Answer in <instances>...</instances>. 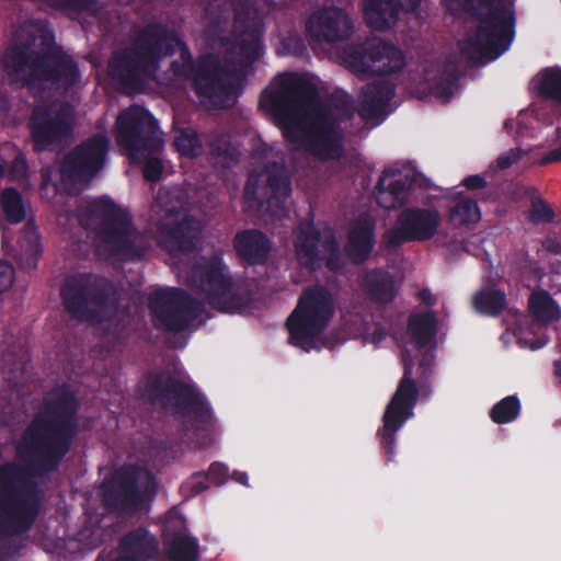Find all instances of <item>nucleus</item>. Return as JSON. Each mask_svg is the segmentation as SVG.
<instances>
[{
  "instance_id": "obj_37",
  "label": "nucleus",
  "mask_w": 561,
  "mask_h": 561,
  "mask_svg": "<svg viewBox=\"0 0 561 561\" xmlns=\"http://www.w3.org/2000/svg\"><path fill=\"white\" fill-rule=\"evenodd\" d=\"M206 150L210 161L217 167L230 169L239 162V150L225 135L211 137L206 145Z\"/></svg>"
},
{
  "instance_id": "obj_50",
  "label": "nucleus",
  "mask_w": 561,
  "mask_h": 561,
  "mask_svg": "<svg viewBox=\"0 0 561 561\" xmlns=\"http://www.w3.org/2000/svg\"><path fill=\"white\" fill-rule=\"evenodd\" d=\"M209 481L216 485H222L228 479L229 469L221 462H213L207 472H205Z\"/></svg>"
},
{
  "instance_id": "obj_11",
  "label": "nucleus",
  "mask_w": 561,
  "mask_h": 561,
  "mask_svg": "<svg viewBox=\"0 0 561 561\" xmlns=\"http://www.w3.org/2000/svg\"><path fill=\"white\" fill-rule=\"evenodd\" d=\"M190 286L205 294L209 306L220 312L233 313L251 302L249 289L237 287L220 256H211L195 265L188 276Z\"/></svg>"
},
{
  "instance_id": "obj_53",
  "label": "nucleus",
  "mask_w": 561,
  "mask_h": 561,
  "mask_svg": "<svg viewBox=\"0 0 561 561\" xmlns=\"http://www.w3.org/2000/svg\"><path fill=\"white\" fill-rule=\"evenodd\" d=\"M282 44L284 48L295 56H302L306 51V45L298 36L287 37Z\"/></svg>"
},
{
  "instance_id": "obj_56",
  "label": "nucleus",
  "mask_w": 561,
  "mask_h": 561,
  "mask_svg": "<svg viewBox=\"0 0 561 561\" xmlns=\"http://www.w3.org/2000/svg\"><path fill=\"white\" fill-rule=\"evenodd\" d=\"M553 162H561V145L541 157L538 161L540 165H547Z\"/></svg>"
},
{
  "instance_id": "obj_48",
  "label": "nucleus",
  "mask_w": 561,
  "mask_h": 561,
  "mask_svg": "<svg viewBox=\"0 0 561 561\" xmlns=\"http://www.w3.org/2000/svg\"><path fill=\"white\" fill-rule=\"evenodd\" d=\"M28 175V165L23 152L18 151L8 165V178L10 181H23Z\"/></svg>"
},
{
  "instance_id": "obj_23",
  "label": "nucleus",
  "mask_w": 561,
  "mask_h": 561,
  "mask_svg": "<svg viewBox=\"0 0 561 561\" xmlns=\"http://www.w3.org/2000/svg\"><path fill=\"white\" fill-rule=\"evenodd\" d=\"M192 82L197 96L209 99L214 103H221L236 90L234 82L226 77L219 58L214 54L197 58Z\"/></svg>"
},
{
  "instance_id": "obj_60",
  "label": "nucleus",
  "mask_w": 561,
  "mask_h": 561,
  "mask_svg": "<svg viewBox=\"0 0 561 561\" xmlns=\"http://www.w3.org/2000/svg\"><path fill=\"white\" fill-rule=\"evenodd\" d=\"M554 371H556L557 377L561 381V360L554 362Z\"/></svg>"
},
{
  "instance_id": "obj_43",
  "label": "nucleus",
  "mask_w": 561,
  "mask_h": 561,
  "mask_svg": "<svg viewBox=\"0 0 561 561\" xmlns=\"http://www.w3.org/2000/svg\"><path fill=\"white\" fill-rule=\"evenodd\" d=\"M520 401L517 396H507L496 402L491 411L490 419L495 424H507L515 421L520 413Z\"/></svg>"
},
{
  "instance_id": "obj_42",
  "label": "nucleus",
  "mask_w": 561,
  "mask_h": 561,
  "mask_svg": "<svg viewBox=\"0 0 561 561\" xmlns=\"http://www.w3.org/2000/svg\"><path fill=\"white\" fill-rule=\"evenodd\" d=\"M481 218L480 209L474 199L469 197L460 198L449 213L450 222L454 226H465L479 221Z\"/></svg>"
},
{
  "instance_id": "obj_54",
  "label": "nucleus",
  "mask_w": 561,
  "mask_h": 561,
  "mask_svg": "<svg viewBox=\"0 0 561 561\" xmlns=\"http://www.w3.org/2000/svg\"><path fill=\"white\" fill-rule=\"evenodd\" d=\"M461 183L469 191L482 190L486 186V180L480 174L469 175Z\"/></svg>"
},
{
  "instance_id": "obj_4",
  "label": "nucleus",
  "mask_w": 561,
  "mask_h": 561,
  "mask_svg": "<svg viewBox=\"0 0 561 561\" xmlns=\"http://www.w3.org/2000/svg\"><path fill=\"white\" fill-rule=\"evenodd\" d=\"M78 221L85 229H94L106 250L125 260H139L144 250L136 244L139 231L130 214L122 209L111 197L95 198L79 210Z\"/></svg>"
},
{
  "instance_id": "obj_55",
  "label": "nucleus",
  "mask_w": 561,
  "mask_h": 561,
  "mask_svg": "<svg viewBox=\"0 0 561 561\" xmlns=\"http://www.w3.org/2000/svg\"><path fill=\"white\" fill-rule=\"evenodd\" d=\"M543 248L549 253L561 255V239L556 236H549L543 242Z\"/></svg>"
},
{
  "instance_id": "obj_17",
  "label": "nucleus",
  "mask_w": 561,
  "mask_h": 561,
  "mask_svg": "<svg viewBox=\"0 0 561 561\" xmlns=\"http://www.w3.org/2000/svg\"><path fill=\"white\" fill-rule=\"evenodd\" d=\"M342 58L352 71L364 76L396 73L405 64L401 49L377 38L348 44L342 50Z\"/></svg>"
},
{
  "instance_id": "obj_19",
  "label": "nucleus",
  "mask_w": 561,
  "mask_h": 561,
  "mask_svg": "<svg viewBox=\"0 0 561 561\" xmlns=\"http://www.w3.org/2000/svg\"><path fill=\"white\" fill-rule=\"evenodd\" d=\"M110 140L103 134H94L71 149L64 158L60 174L65 182L88 184L105 167Z\"/></svg>"
},
{
  "instance_id": "obj_32",
  "label": "nucleus",
  "mask_w": 561,
  "mask_h": 561,
  "mask_svg": "<svg viewBox=\"0 0 561 561\" xmlns=\"http://www.w3.org/2000/svg\"><path fill=\"white\" fill-rule=\"evenodd\" d=\"M392 175V173L383 171L374 190L377 204L388 210L400 208L408 202L412 185L408 176L401 175L387 184V178Z\"/></svg>"
},
{
  "instance_id": "obj_28",
  "label": "nucleus",
  "mask_w": 561,
  "mask_h": 561,
  "mask_svg": "<svg viewBox=\"0 0 561 561\" xmlns=\"http://www.w3.org/2000/svg\"><path fill=\"white\" fill-rule=\"evenodd\" d=\"M118 546L121 553L114 561H152L159 554L157 538L144 527L125 534Z\"/></svg>"
},
{
  "instance_id": "obj_6",
  "label": "nucleus",
  "mask_w": 561,
  "mask_h": 561,
  "mask_svg": "<svg viewBox=\"0 0 561 561\" xmlns=\"http://www.w3.org/2000/svg\"><path fill=\"white\" fill-rule=\"evenodd\" d=\"M486 12H476L479 21L474 34L467 38L461 55L474 65H484L505 53L515 35V12L513 3L504 0H481Z\"/></svg>"
},
{
  "instance_id": "obj_16",
  "label": "nucleus",
  "mask_w": 561,
  "mask_h": 561,
  "mask_svg": "<svg viewBox=\"0 0 561 561\" xmlns=\"http://www.w3.org/2000/svg\"><path fill=\"white\" fill-rule=\"evenodd\" d=\"M149 308L157 329L180 333L203 313V302L182 288L169 287L152 293Z\"/></svg>"
},
{
  "instance_id": "obj_35",
  "label": "nucleus",
  "mask_w": 561,
  "mask_h": 561,
  "mask_svg": "<svg viewBox=\"0 0 561 561\" xmlns=\"http://www.w3.org/2000/svg\"><path fill=\"white\" fill-rule=\"evenodd\" d=\"M472 306L478 313L494 318L506 309V295L499 288L485 287L473 295Z\"/></svg>"
},
{
  "instance_id": "obj_18",
  "label": "nucleus",
  "mask_w": 561,
  "mask_h": 561,
  "mask_svg": "<svg viewBox=\"0 0 561 561\" xmlns=\"http://www.w3.org/2000/svg\"><path fill=\"white\" fill-rule=\"evenodd\" d=\"M73 108L68 103L37 104L28 118V130L36 152L50 149L72 135Z\"/></svg>"
},
{
  "instance_id": "obj_25",
  "label": "nucleus",
  "mask_w": 561,
  "mask_h": 561,
  "mask_svg": "<svg viewBox=\"0 0 561 561\" xmlns=\"http://www.w3.org/2000/svg\"><path fill=\"white\" fill-rule=\"evenodd\" d=\"M160 244L171 254L191 253L196 249L199 228L193 217L180 221H160L157 226Z\"/></svg>"
},
{
  "instance_id": "obj_9",
  "label": "nucleus",
  "mask_w": 561,
  "mask_h": 561,
  "mask_svg": "<svg viewBox=\"0 0 561 561\" xmlns=\"http://www.w3.org/2000/svg\"><path fill=\"white\" fill-rule=\"evenodd\" d=\"M154 492V477L136 465L115 469L100 485L104 507L128 516L148 510Z\"/></svg>"
},
{
  "instance_id": "obj_51",
  "label": "nucleus",
  "mask_w": 561,
  "mask_h": 561,
  "mask_svg": "<svg viewBox=\"0 0 561 561\" xmlns=\"http://www.w3.org/2000/svg\"><path fill=\"white\" fill-rule=\"evenodd\" d=\"M14 282V268L7 261H0V295L8 290Z\"/></svg>"
},
{
  "instance_id": "obj_10",
  "label": "nucleus",
  "mask_w": 561,
  "mask_h": 561,
  "mask_svg": "<svg viewBox=\"0 0 561 561\" xmlns=\"http://www.w3.org/2000/svg\"><path fill=\"white\" fill-rule=\"evenodd\" d=\"M334 314V301L321 285L302 290L297 306L286 321L289 343L306 352L316 347V337L328 327Z\"/></svg>"
},
{
  "instance_id": "obj_27",
  "label": "nucleus",
  "mask_w": 561,
  "mask_h": 561,
  "mask_svg": "<svg viewBox=\"0 0 561 561\" xmlns=\"http://www.w3.org/2000/svg\"><path fill=\"white\" fill-rule=\"evenodd\" d=\"M420 3L421 0H365L364 15L369 26L385 32L397 23L402 9L413 12Z\"/></svg>"
},
{
  "instance_id": "obj_63",
  "label": "nucleus",
  "mask_w": 561,
  "mask_h": 561,
  "mask_svg": "<svg viewBox=\"0 0 561 561\" xmlns=\"http://www.w3.org/2000/svg\"><path fill=\"white\" fill-rule=\"evenodd\" d=\"M556 135H557V138H558V139H561V127H560V126H558V127L556 128Z\"/></svg>"
},
{
  "instance_id": "obj_12",
  "label": "nucleus",
  "mask_w": 561,
  "mask_h": 561,
  "mask_svg": "<svg viewBox=\"0 0 561 561\" xmlns=\"http://www.w3.org/2000/svg\"><path fill=\"white\" fill-rule=\"evenodd\" d=\"M332 107H313L311 125L307 136L308 150L322 161L339 160L344 154V133L341 123L353 118L355 107L351 99L332 100Z\"/></svg>"
},
{
  "instance_id": "obj_52",
  "label": "nucleus",
  "mask_w": 561,
  "mask_h": 561,
  "mask_svg": "<svg viewBox=\"0 0 561 561\" xmlns=\"http://www.w3.org/2000/svg\"><path fill=\"white\" fill-rule=\"evenodd\" d=\"M523 157V150L520 148L511 149L510 151L502 153L496 159V167L500 170H506L514 163L519 161Z\"/></svg>"
},
{
  "instance_id": "obj_1",
  "label": "nucleus",
  "mask_w": 561,
  "mask_h": 561,
  "mask_svg": "<svg viewBox=\"0 0 561 561\" xmlns=\"http://www.w3.org/2000/svg\"><path fill=\"white\" fill-rule=\"evenodd\" d=\"M80 403L68 387L46 398L25 432V467L0 465V539L27 534L38 519L45 492L35 479L58 472L79 434Z\"/></svg>"
},
{
  "instance_id": "obj_22",
  "label": "nucleus",
  "mask_w": 561,
  "mask_h": 561,
  "mask_svg": "<svg viewBox=\"0 0 561 561\" xmlns=\"http://www.w3.org/2000/svg\"><path fill=\"white\" fill-rule=\"evenodd\" d=\"M440 224V215L436 209L409 207L403 209L397 219V226L385 234L389 248H398L407 242L431 240Z\"/></svg>"
},
{
  "instance_id": "obj_8",
  "label": "nucleus",
  "mask_w": 561,
  "mask_h": 561,
  "mask_svg": "<svg viewBox=\"0 0 561 561\" xmlns=\"http://www.w3.org/2000/svg\"><path fill=\"white\" fill-rule=\"evenodd\" d=\"M114 288L106 277L78 273L65 279L60 296L65 309L81 322L103 323L112 314Z\"/></svg>"
},
{
  "instance_id": "obj_58",
  "label": "nucleus",
  "mask_w": 561,
  "mask_h": 561,
  "mask_svg": "<svg viewBox=\"0 0 561 561\" xmlns=\"http://www.w3.org/2000/svg\"><path fill=\"white\" fill-rule=\"evenodd\" d=\"M232 479L240 483V484H243V485H248V482H249V478H248V474L247 472L244 471H234L232 473Z\"/></svg>"
},
{
  "instance_id": "obj_40",
  "label": "nucleus",
  "mask_w": 561,
  "mask_h": 561,
  "mask_svg": "<svg viewBox=\"0 0 561 561\" xmlns=\"http://www.w3.org/2000/svg\"><path fill=\"white\" fill-rule=\"evenodd\" d=\"M525 196L530 202L528 220L535 225L550 224L556 218V213L549 203L542 197L541 193L535 186L525 188Z\"/></svg>"
},
{
  "instance_id": "obj_13",
  "label": "nucleus",
  "mask_w": 561,
  "mask_h": 561,
  "mask_svg": "<svg viewBox=\"0 0 561 561\" xmlns=\"http://www.w3.org/2000/svg\"><path fill=\"white\" fill-rule=\"evenodd\" d=\"M114 136L117 146L129 159L157 154L164 146L158 119L138 104H133L118 114Z\"/></svg>"
},
{
  "instance_id": "obj_47",
  "label": "nucleus",
  "mask_w": 561,
  "mask_h": 561,
  "mask_svg": "<svg viewBox=\"0 0 561 561\" xmlns=\"http://www.w3.org/2000/svg\"><path fill=\"white\" fill-rule=\"evenodd\" d=\"M42 253L38 240L30 243L28 249L16 257V264L21 270L31 271L36 268Z\"/></svg>"
},
{
  "instance_id": "obj_29",
  "label": "nucleus",
  "mask_w": 561,
  "mask_h": 561,
  "mask_svg": "<svg viewBox=\"0 0 561 561\" xmlns=\"http://www.w3.org/2000/svg\"><path fill=\"white\" fill-rule=\"evenodd\" d=\"M365 297L373 304L387 306L398 296V286L393 275L385 268L376 267L367 271L360 282Z\"/></svg>"
},
{
  "instance_id": "obj_21",
  "label": "nucleus",
  "mask_w": 561,
  "mask_h": 561,
  "mask_svg": "<svg viewBox=\"0 0 561 561\" xmlns=\"http://www.w3.org/2000/svg\"><path fill=\"white\" fill-rule=\"evenodd\" d=\"M263 173L266 178L263 187L264 198H259L257 181H254L251 175L244 187V199L249 204L255 203L259 209L266 205L268 210L280 213L285 209L286 202L293 192L289 170L283 161H271L265 164Z\"/></svg>"
},
{
  "instance_id": "obj_34",
  "label": "nucleus",
  "mask_w": 561,
  "mask_h": 561,
  "mask_svg": "<svg viewBox=\"0 0 561 561\" xmlns=\"http://www.w3.org/2000/svg\"><path fill=\"white\" fill-rule=\"evenodd\" d=\"M537 96L545 101H553L561 106V68L546 67L533 80Z\"/></svg>"
},
{
  "instance_id": "obj_39",
  "label": "nucleus",
  "mask_w": 561,
  "mask_h": 561,
  "mask_svg": "<svg viewBox=\"0 0 561 561\" xmlns=\"http://www.w3.org/2000/svg\"><path fill=\"white\" fill-rule=\"evenodd\" d=\"M169 561H197L199 558L198 540L188 535L178 534L170 542Z\"/></svg>"
},
{
  "instance_id": "obj_45",
  "label": "nucleus",
  "mask_w": 561,
  "mask_h": 561,
  "mask_svg": "<svg viewBox=\"0 0 561 561\" xmlns=\"http://www.w3.org/2000/svg\"><path fill=\"white\" fill-rule=\"evenodd\" d=\"M53 9L72 13H93L96 11L98 0H43Z\"/></svg>"
},
{
  "instance_id": "obj_31",
  "label": "nucleus",
  "mask_w": 561,
  "mask_h": 561,
  "mask_svg": "<svg viewBox=\"0 0 561 561\" xmlns=\"http://www.w3.org/2000/svg\"><path fill=\"white\" fill-rule=\"evenodd\" d=\"M394 96V87L387 81H374L360 90L358 115L365 121L377 119L382 116L389 102Z\"/></svg>"
},
{
  "instance_id": "obj_62",
  "label": "nucleus",
  "mask_w": 561,
  "mask_h": 561,
  "mask_svg": "<svg viewBox=\"0 0 561 561\" xmlns=\"http://www.w3.org/2000/svg\"><path fill=\"white\" fill-rule=\"evenodd\" d=\"M8 173V165L0 163V178H3Z\"/></svg>"
},
{
  "instance_id": "obj_14",
  "label": "nucleus",
  "mask_w": 561,
  "mask_h": 561,
  "mask_svg": "<svg viewBox=\"0 0 561 561\" xmlns=\"http://www.w3.org/2000/svg\"><path fill=\"white\" fill-rule=\"evenodd\" d=\"M294 249L298 264L310 272L322 266L331 272H339L343 267L334 231L331 228L321 231L312 216L301 220L294 230Z\"/></svg>"
},
{
  "instance_id": "obj_61",
  "label": "nucleus",
  "mask_w": 561,
  "mask_h": 561,
  "mask_svg": "<svg viewBox=\"0 0 561 561\" xmlns=\"http://www.w3.org/2000/svg\"><path fill=\"white\" fill-rule=\"evenodd\" d=\"M503 126L505 130L511 131L513 129L514 122L512 119H506Z\"/></svg>"
},
{
  "instance_id": "obj_38",
  "label": "nucleus",
  "mask_w": 561,
  "mask_h": 561,
  "mask_svg": "<svg viewBox=\"0 0 561 561\" xmlns=\"http://www.w3.org/2000/svg\"><path fill=\"white\" fill-rule=\"evenodd\" d=\"M459 79L460 73L456 65L447 64L443 71L427 83L428 94L436 99L450 100Z\"/></svg>"
},
{
  "instance_id": "obj_44",
  "label": "nucleus",
  "mask_w": 561,
  "mask_h": 561,
  "mask_svg": "<svg viewBox=\"0 0 561 561\" xmlns=\"http://www.w3.org/2000/svg\"><path fill=\"white\" fill-rule=\"evenodd\" d=\"M174 147L184 157H197L202 149V142L197 133L192 128H180L174 134Z\"/></svg>"
},
{
  "instance_id": "obj_46",
  "label": "nucleus",
  "mask_w": 561,
  "mask_h": 561,
  "mask_svg": "<svg viewBox=\"0 0 561 561\" xmlns=\"http://www.w3.org/2000/svg\"><path fill=\"white\" fill-rule=\"evenodd\" d=\"M130 160L144 163L142 175L145 180L149 182H157L161 179L163 172V164L161 159L154 157V154L148 156L146 158H137Z\"/></svg>"
},
{
  "instance_id": "obj_33",
  "label": "nucleus",
  "mask_w": 561,
  "mask_h": 561,
  "mask_svg": "<svg viewBox=\"0 0 561 561\" xmlns=\"http://www.w3.org/2000/svg\"><path fill=\"white\" fill-rule=\"evenodd\" d=\"M437 324L434 312H420L409 317L408 332L416 350L421 351L435 341Z\"/></svg>"
},
{
  "instance_id": "obj_7",
  "label": "nucleus",
  "mask_w": 561,
  "mask_h": 561,
  "mask_svg": "<svg viewBox=\"0 0 561 561\" xmlns=\"http://www.w3.org/2000/svg\"><path fill=\"white\" fill-rule=\"evenodd\" d=\"M319 102L317 85L297 73H286L275 90H266L260 105L274 117L287 142L298 144L301 139L300 117L313 110Z\"/></svg>"
},
{
  "instance_id": "obj_36",
  "label": "nucleus",
  "mask_w": 561,
  "mask_h": 561,
  "mask_svg": "<svg viewBox=\"0 0 561 561\" xmlns=\"http://www.w3.org/2000/svg\"><path fill=\"white\" fill-rule=\"evenodd\" d=\"M530 316L541 323H550L561 318V309L551 295L541 289L534 291L528 299Z\"/></svg>"
},
{
  "instance_id": "obj_49",
  "label": "nucleus",
  "mask_w": 561,
  "mask_h": 561,
  "mask_svg": "<svg viewBox=\"0 0 561 561\" xmlns=\"http://www.w3.org/2000/svg\"><path fill=\"white\" fill-rule=\"evenodd\" d=\"M208 481L209 479L204 471L195 472L183 484V488L190 491L191 496H196L208 489Z\"/></svg>"
},
{
  "instance_id": "obj_3",
  "label": "nucleus",
  "mask_w": 561,
  "mask_h": 561,
  "mask_svg": "<svg viewBox=\"0 0 561 561\" xmlns=\"http://www.w3.org/2000/svg\"><path fill=\"white\" fill-rule=\"evenodd\" d=\"M3 68L12 81L23 87L47 85L68 91L81 78L76 60L55 44L50 30H41L32 42L10 46L3 56Z\"/></svg>"
},
{
  "instance_id": "obj_2",
  "label": "nucleus",
  "mask_w": 561,
  "mask_h": 561,
  "mask_svg": "<svg viewBox=\"0 0 561 561\" xmlns=\"http://www.w3.org/2000/svg\"><path fill=\"white\" fill-rule=\"evenodd\" d=\"M176 50L180 56L170 64V71L176 79L192 80L196 61L186 43L167 24L149 22L135 27L128 44L113 51L108 75L125 92H140L147 79L159 71L161 61L173 56Z\"/></svg>"
},
{
  "instance_id": "obj_57",
  "label": "nucleus",
  "mask_w": 561,
  "mask_h": 561,
  "mask_svg": "<svg viewBox=\"0 0 561 561\" xmlns=\"http://www.w3.org/2000/svg\"><path fill=\"white\" fill-rule=\"evenodd\" d=\"M419 298L427 307H433L436 302L435 297L428 288H423L419 291Z\"/></svg>"
},
{
  "instance_id": "obj_5",
  "label": "nucleus",
  "mask_w": 561,
  "mask_h": 561,
  "mask_svg": "<svg viewBox=\"0 0 561 561\" xmlns=\"http://www.w3.org/2000/svg\"><path fill=\"white\" fill-rule=\"evenodd\" d=\"M140 397L152 404L173 408L182 416L192 417L194 432L208 431L213 426V410L198 388L165 370L150 371L139 389Z\"/></svg>"
},
{
  "instance_id": "obj_15",
  "label": "nucleus",
  "mask_w": 561,
  "mask_h": 561,
  "mask_svg": "<svg viewBox=\"0 0 561 561\" xmlns=\"http://www.w3.org/2000/svg\"><path fill=\"white\" fill-rule=\"evenodd\" d=\"M402 362L403 375L386 407L382 426L377 432L387 462L392 461L396 455L397 432L413 416L419 400V388L412 377L414 363L408 352L402 353Z\"/></svg>"
},
{
  "instance_id": "obj_41",
  "label": "nucleus",
  "mask_w": 561,
  "mask_h": 561,
  "mask_svg": "<svg viewBox=\"0 0 561 561\" xmlns=\"http://www.w3.org/2000/svg\"><path fill=\"white\" fill-rule=\"evenodd\" d=\"M0 204L5 219L10 224H20L25 219L22 195L15 187H7L0 196Z\"/></svg>"
},
{
  "instance_id": "obj_64",
  "label": "nucleus",
  "mask_w": 561,
  "mask_h": 561,
  "mask_svg": "<svg viewBox=\"0 0 561 561\" xmlns=\"http://www.w3.org/2000/svg\"><path fill=\"white\" fill-rule=\"evenodd\" d=\"M178 210V208L175 206L171 207V208H167V211L170 213V214H173Z\"/></svg>"
},
{
  "instance_id": "obj_24",
  "label": "nucleus",
  "mask_w": 561,
  "mask_h": 561,
  "mask_svg": "<svg viewBox=\"0 0 561 561\" xmlns=\"http://www.w3.org/2000/svg\"><path fill=\"white\" fill-rule=\"evenodd\" d=\"M306 32L312 41L336 43L350 38L354 25L343 9L332 5L313 12L307 21Z\"/></svg>"
},
{
  "instance_id": "obj_20",
  "label": "nucleus",
  "mask_w": 561,
  "mask_h": 561,
  "mask_svg": "<svg viewBox=\"0 0 561 561\" xmlns=\"http://www.w3.org/2000/svg\"><path fill=\"white\" fill-rule=\"evenodd\" d=\"M234 22L239 28L234 43L227 50L228 61L237 62L242 68L251 67L263 54L264 22L256 8L248 0L239 2L236 8Z\"/></svg>"
},
{
  "instance_id": "obj_30",
  "label": "nucleus",
  "mask_w": 561,
  "mask_h": 561,
  "mask_svg": "<svg viewBox=\"0 0 561 561\" xmlns=\"http://www.w3.org/2000/svg\"><path fill=\"white\" fill-rule=\"evenodd\" d=\"M233 248L238 256L249 265H263L267 262L272 243L262 231L245 229L234 236Z\"/></svg>"
},
{
  "instance_id": "obj_26",
  "label": "nucleus",
  "mask_w": 561,
  "mask_h": 561,
  "mask_svg": "<svg viewBox=\"0 0 561 561\" xmlns=\"http://www.w3.org/2000/svg\"><path fill=\"white\" fill-rule=\"evenodd\" d=\"M376 224L369 216L360 215L346 236L345 254L354 264L367 262L374 251Z\"/></svg>"
},
{
  "instance_id": "obj_59",
  "label": "nucleus",
  "mask_w": 561,
  "mask_h": 561,
  "mask_svg": "<svg viewBox=\"0 0 561 561\" xmlns=\"http://www.w3.org/2000/svg\"><path fill=\"white\" fill-rule=\"evenodd\" d=\"M430 360L424 357L419 364V370H421V373L425 375L430 370Z\"/></svg>"
}]
</instances>
